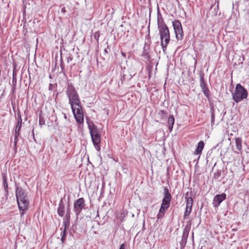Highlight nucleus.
<instances>
[{
	"label": "nucleus",
	"mask_w": 249,
	"mask_h": 249,
	"mask_svg": "<svg viewBox=\"0 0 249 249\" xmlns=\"http://www.w3.org/2000/svg\"><path fill=\"white\" fill-rule=\"evenodd\" d=\"M226 198V195L224 193L221 195H216L213 200V204L214 207H218L220 204Z\"/></svg>",
	"instance_id": "obj_9"
},
{
	"label": "nucleus",
	"mask_w": 249,
	"mask_h": 249,
	"mask_svg": "<svg viewBox=\"0 0 249 249\" xmlns=\"http://www.w3.org/2000/svg\"><path fill=\"white\" fill-rule=\"evenodd\" d=\"M3 184L4 189H7L8 186L7 181V178L5 176H4L3 177Z\"/></svg>",
	"instance_id": "obj_21"
},
{
	"label": "nucleus",
	"mask_w": 249,
	"mask_h": 249,
	"mask_svg": "<svg viewBox=\"0 0 249 249\" xmlns=\"http://www.w3.org/2000/svg\"><path fill=\"white\" fill-rule=\"evenodd\" d=\"M242 139L240 137L235 138V144L237 149L239 151H241L242 149Z\"/></svg>",
	"instance_id": "obj_14"
},
{
	"label": "nucleus",
	"mask_w": 249,
	"mask_h": 249,
	"mask_svg": "<svg viewBox=\"0 0 249 249\" xmlns=\"http://www.w3.org/2000/svg\"><path fill=\"white\" fill-rule=\"evenodd\" d=\"M68 222H63V226H64V229L63 230V231H62L61 233V236H66L67 235V233H66V231H67V229L68 228V226L69 225H68Z\"/></svg>",
	"instance_id": "obj_17"
},
{
	"label": "nucleus",
	"mask_w": 249,
	"mask_h": 249,
	"mask_svg": "<svg viewBox=\"0 0 249 249\" xmlns=\"http://www.w3.org/2000/svg\"><path fill=\"white\" fill-rule=\"evenodd\" d=\"M158 25L160 35L161 46L163 51H165L170 40L169 30L162 18L158 19Z\"/></svg>",
	"instance_id": "obj_2"
},
{
	"label": "nucleus",
	"mask_w": 249,
	"mask_h": 249,
	"mask_svg": "<svg viewBox=\"0 0 249 249\" xmlns=\"http://www.w3.org/2000/svg\"><path fill=\"white\" fill-rule=\"evenodd\" d=\"M174 123L175 119L173 115H170L168 119V124L170 132L172 130Z\"/></svg>",
	"instance_id": "obj_13"
},
{
	"label": "nucleus",
	"mask_w": 249,
	"mask_h": 249,
	"mask_svg": "<svg viewBox=\"0 0 249 249\" xmlns=\"http://www.w3.org/2000/svg\"><path fill=\"white\" fill-rule=\"evenodd\" d=\"M193 204V199L192 197H189L186 201V207L188 208H192Z\"/></svg>",
	"instance_id": "obj_18"
},
{
	"label": "nucleus",
	"mask_w": 249,
	"mask_h": 249,
	"mask_svg": "<svg viewBox=\"0 0 249 249\" xmlns=\"http://www.w3.org/2000/svg\"><path fill=\"white\" fill-rule=\"evenodd\" d=\"M66 94L69 98V104L76 122L79 124L83 123L84 114L78 94L71 84H69L66 89Z\"/></svg>",
	"instance_id": "obj_1"
},
{
	"label": "nucleus",
	"mask_w": 249,
	"mask_h": 249,
	"mask_svg": "<svg viewBox=\"0 0 249 249\" xmlns=\"http://www.w3.org/2000/svg\"><path fill=\"white\" fill-rule=\"evenodd\" d=\"M61 12H62V13H65V12H66V9H65V8H62L61 9Z\"/></svg>",
	"instance_id": "obj_28"
},
{
	"label": "nucleus",
	"mask_w": 249,
	"mask_h": 249,
	"mask_svg": "<svg viewBox=\"0 0 249 249\" xmlns=\"http://www.w3.org/2000/svg\"><path fill=\"white\" fill-rule=\"evenodd\" d=\"M211 120L212 124H213L214 122V113L213 112L211 114Z\"/></svg>",
	"instance_id": "obj_23"
},
{
	"label": "nucleus",
	"mask_w": 249,
	"mask_h": 249,
	"mask_svg": "<svg viewBox=\"0 0 249 249\" xmlns=\"http://www.w3.org/2000/svg\"><path fill=\"white\" fill-rule=\"evenodd\" d=\"M89 129L94 147L98 150H100L101 133L97 127L93 124H88Z\"/></svg>",
	"instance_id": "obj_5"
},
{
	"label": "nucleus",
	"mask_w": 249,
	"mask_h": 249,
	"mask_svg": "<svg viewBox=\"0 0 249 249\" xmlns=\"http://www.w3.org/2000/svg\"><path fill=\"white\" fill-rule=\"evenodd\" d=\"M166 112L165 111L163 110H160L158 113V115H159V119L160 120H163L164 118V116L166 115Z\"/></svg>",
	"instance_id": "obj_20"
},
{
	"label": "nucleus",
	"mask_w": 249,
	"mask_h": 249,
	"mask_svg": "<svg viewBox=\"0 0 249 249\" xmlns=\"http://www.w3.org/2000/svg\"><path fill=\"white\" fill-rule=\"evenodd\" d=\"M174 31L176 34V38L178 40H182L183 36V32L182 28H180V29H176Z\"/></svg>",
	"instance_id": "obj_12"
},
{
	"label": "nucleus",
	"mask_w": 249,
	"mask_h": 249,
	"mask_svg": "<svg viewBox=\"0 0 249 249\" xmlns=\"http://www.w3.org/2000/svg\"><path fill=\"white\" fill-rule=\"evenodd\" d=\"M70 211H69L67 214H66V219H67V221H65L64 222H68V225H69V224H70Z\"/></svg>",
	"instance_id": "obj_22"
},
{
	"label": "nucleus",
	"mask_w": 249,
	"mask_h": 249,
	"mask_svg": "<svg viewBox=\"0 0 249 249\" xmlns=\"http://www.w3.org/2000/svg\"><path fill=\"white\" fill-rule=\"evenodd\" d=\"M200 87L204 94L208 98L209 97L210 91L207 86V84L204 81V79L203 76L200 78Z\"/></svg>",
	"instance_id": "obj_10"
},
{
	"label": "nucleus",
	"mask_w": 249,
	"mask_h": 249,
	"mask_svg": "<svg viewBox=\"0 0 249 249\" xmlns=\"http://www.w3.org/2000/svg\"><path fill=\"white\" fill-rule=\"evenodd\" d=\"M96 36H97L98 38L99 37V33L98 32H96L94 35L95 38H96Z\"/></svg>",
	"instance_id": "obj_25"
},
{
	"label": "nucleus",
	"mask_w": 249,
	"mask_h": 249,
	"mask_svg": "<svg viewBox=\"0 0 249 249\" xmlns=\"http://www.w3.org/2000/svg\"><path fill=\"white\" fill-rule=\"evenodd\" d=\"M204 147V143L202 141H200L197 146V148H196L195 151L194 152V155H199V157L200 155L201 154L202 151Z\"/></svg>",
	"instance_id": "obj_11"
},
{
	"label": "nucleus",
	"mask_w": 249,
	"mask_h": 249,
	"mask_svg": "<svg viewBox=\"0 0 249 249\" xmlns=\"http://www.w3.org/2000/svg\"><path fill=\"white\" fill-rule=\"evenodd\" d=\"M57 213L58 215L62 217L64 214V206L63 205L60 204L57 209Z\"/></svg>",
	"instance_id": "obj_16"
},
{
	"label": "nucleus",
	"mask_w": 249,
	"mask_h": 249,
	"mask_svg": "<svg viewBox=\"0 0 249 249\" xmlns=\"http://www.w3.org/2000/svg\"><path fill=\"white\" fill-rule=\"evenodd\" d=\"M172 196L167 188H163V197L157 215V220L163 217L166 211L170 207Z\"/></svg>",
	"instance_id": "obj_4"
},
{
	"label": "nucleus",
	"mask_w": 249,
	"mask_h": 249,
	"mask_svg": "<svg viewBox=\"0 0 249 249\" xmlns=\"http://www.w3.org/2000/svg\"><path fill=\"white\" fill-rule=\"evenodd\" d=\"M22 125V118L20 115L18 116V124L15 128V134L14 138V148L15 151H17V145L18 142V138L20 135V130Z\"/></svg>",
	"instance_id": "obj_7"
},
{
	"label": "nucleus",
	"mask_w": 249,
	"mask_h": 249,
	"mask_svg": "<svg viewBox=\"0 0 249 249\" xmlns=\"http://www.w3.org/2000/svg\"><path fill=\"white\" fill-rule=\"evenodd\" d=\"M85 200L83 197L78 198L74 203L73 211L78 216L85 207Z\"/></svg>",
	"instance_id": "obj_8"
},
{
	"label": "nucleus",
	"mask_w": 249,
	"mask_h": 249,
	"mask_svg": "<svg viewBox=\"0 0 249 249\" xmlns=\"http://www.w3.org/2000/svg\"><path fill=\"white\" fill-rule=\"evenodd\" d=\"M66 239V236H61V242L63 243H64L65 240Z\"/></svg>",
	"instance_id": "obj_24"
},
{
	"label": "nucleus",
	"mask_w": 249,
	"mask_h": 249,
	"mask_svg": "<svg viewBox=\"0 0 249 249\" xmlns=\"http://www.w3.org/2000/svg\"><path fill=\"white\" fill-rule=\"evenodd\" d=\"M192 209V208H188L187 207H186V209L184 215V219L187 218V217L190 215V213L191 212Z\"/></svg>",
	"instance_id": "obj_19"
},
{
	"label": "nucleus",
	"mask_w": 249,
	"mask_h": 249,
	"mask_svg": "<svg viewBox=\"0 0 249 249\" xmlns=\"http://www.w3.org/2000/svg\"><path fill=\"white\" fill-rule=\"evenodd\" d=\"M173 26L174 30L182 28L180 22L178 20H175L173 22Z\"/></svg>",
	"instance_id": "obj_15"
},
{
	"label": "nucleus",
	"mask_w": 249,
	"mask_h": 249,
	"mask_svg": "<svg viewBox=\"0 0 249 249\" xmlns=\"http://www.w3.org/2000/svg\"><path fill=\"white\" fill-rule=\"evenodd\" d=\"M16 195L18 204V209L20 212V214L22 215L24 211L27 209L29 200L25 191L20 187H18L16 189Z\"/></svg>",
	"instance_id": "obj_3"
},
{
	"label": "nucleus",
	"mask_w": 249,
	"mask_h": 249,
	"mask_svg": "<svg viewBox=\"0 0 249 249\" xmlns=\"http://www.w3.org/2000/svg\"><path fill=\"white\" fill-rule=\"evenodd\" d=\"M248 95L247 90L240 84H237L236 85L234 92L232 93V97L235 102L239 103L246 99Z\"/></svg>",
	"instance_id": "obj_6"
},
{
	"label": "nucleus",
	"mask_w": 249,
	"mask_h": 249,
	"mask_svg": "<svg viewBox=\"0 0 249 249\" xmlns=\"http://www.w3.org/2000/svg\"><path fill=\"white\" fill-rule=\"evenodd\" d=\"M125 249V246L124 244H122L119 248V249Z\"/></svg>",
	"instance_id": "obj_27"
},
{
	"label": "nucleus",
	"mask_w": 249,
	"mask_h": 249,
	"mask_svg": "<svg viewBox=\"0 0 249 249\" xmlns=\"http://www.w3.org/2000/svg\"><path fill=\"white\" fill-rule=\"evenodd\" d=\"M45 122L44 121L41 120L40 119H39V124L40 125H42V124H44Z\"/></svg>",
	"instance_id": "obj_26"
}]
</instances>
